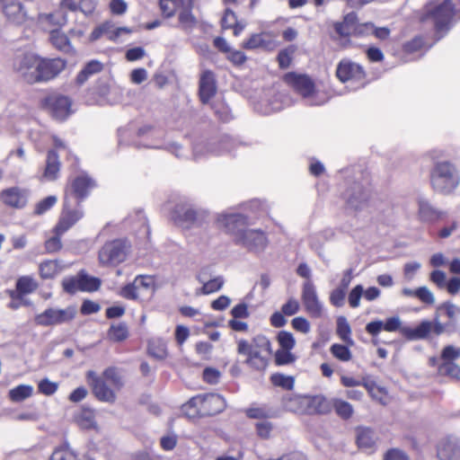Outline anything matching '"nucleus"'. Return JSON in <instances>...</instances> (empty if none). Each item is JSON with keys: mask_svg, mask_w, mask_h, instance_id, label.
Listing matches in <instances>:
<instances>
[{"mask_svg": "<svg viewBox=\"0 0 460 460\" xmlns=\"http://www.w3.org/2000/svg\"><path fill=\"white\" fill-rule=\"evenodd\" d=\"M38 288L36 280L30 276H22L16 281V290L11 291L12 299L22 298V296L34 292Z\"/></svg>", "mask_w": 460, "mask_h": 460, "instance_id": "26", "label": "nucleus"}, {"mask_svg": "<svg viewBox=\"0 0 460 460\" xmlns=\"http://www.w3.org/2000/svg\"><path fill=\"white\" fill-rule=\"evenodd\" d=\"M78 425L84 429H90L94 426V414L92 411H83L76 417Z\"/></svg>", "mask_w": 460, "mask_h": 460, "instance_id": "51", "label": "nucleus"}, {"mask_svg": "<svg viewBox=\"0 0 460 460\" xmlns=\"http://www.w3.org/2000/svg\"><path fill=\"white\" fill-rule=\"evenodd\" d=\"M183 4V0H161L160 9L164 16L169 18L174 15L177 9Z\"/></svg>", "mask_w": 460, "mask_h": 460, "instance_id": "46", "label": "nucleus"}, {"mask_svg": "<svg viewBox=\"0 0 460 460\" xmlns=\"http://www.w3.org/2000/svg\"><path fill=\"white\" fill-rule=\"evenodd\" d=\"M108 337L113 341H123L128 337V329L126 323L112 324L108 332Z\"/></svg>", "mask_w": 460, "mask_h": 460, "instance_id": "38", "label": "nucleus"}, {"mask_svg": "<svg viewBox=\"0 0 460 460\" xmlns=\"http://www.w3.org/2000/svg\"><path fill=\"white\" fill-rule=\"evenodd\" d=\"M336 75L343 83L349 81L361 82L366 75L363 67L349 59H342L339 63Z\"/></svg>", "mask_w": 460, "mask_h": 460, "instance_id": "12", "label": "nucleus"}, {"mask_svg": "<svg viewBox=\"0 0 460 460\" xmlns=\"http://www.w3.org/2000/svg\"><path fill=\"white\" fill-rule=\"evenodd\" d=\"M417 204L418 216L420 221L431 223L440 218L442 213L436 209L426 198L419 197Z\"/></svg>", "mask_w": 460, "mask_h": 460, "instance_id": "21", "label": "nucleus"}, {"mask_svg": "<svg viewBox=\"0 0 460 460\" xmlns=\"http://www.w3.org/2000/svg\"><path fill=\"white\" fill-rule=\"evenodd\" d=\"M49 460H76V456L67 445L57 448Z\"/></svg>", "mask_w": 460, "mask_h": 460, "instance_id": "49", "label": "nucleus"}, {"mask_svg": "<svg viewBox=\"0 0 460 460\" xmlns=\"http://www.w3.org/2000/svg\"><path fill=\"white\" fill-rule=\"evenodd\" d=\"M424 45V40L422 37L418 36L413 38L412 40L407 41L404 46V51L407 53H413L420 50Z\"/></svg>", "mask_w": 460, "mask_h": 460, "instance_id": "63", "label": "nucleus"}, {"mask_svg": "<svg viewBox=\"0 0 460 460\" xmlns=\"http://www.w3.org/2000/svg\"><path fill=\"white\" fill-rule=\"evenodd\" d=\"M203 214L191 208L177 207L174 214V221L182 227L189 228L192 226H201Z\"/></svg>", "mask_w": 460, "mask_h": 460, "instance_id": "18", "label": "nucleus"}, {"mask_svg": "<svg viewBox=\"0 0 460 460\" xmlns=\"http://www.w3.org/2000/svg\"><path fill=\"white\" fill-rule=\"evenodd\" d=\"M40 275L42 279H52L60 271V267L57 261L48 260L40 264Z\"/></svg>", "mask_w": 460, "mask_h": 460, "instance_id": "39", "label": "nucleus"}, {"mask_svg": "<svg viewBox=\"0 0 460 460\" xmlns=\"http://www.w3.org/2000/svg\"><path fill=\"white\" fill-rule=\"evenodd\" d=\"M194 407L188 411L190 416H210L217 414L226 408L224 397L217 394H199L189 400L188 407Z\"/></svg>", "mask_w": 460, "mask_h": 460, "instance_id": "4", "label": "nucleus"}, {"mask_svg": "<svg viewBox=\"0 0 460 460\" xmlns=\"http://www.w3.org/2000/svg\"><path fill=\"white\" fill-rule=\"evenodd\" d=\"M366 201V194L361 190L359 187H358L356 193L349 195L347 203L350 208L354 210H359L364 207Z\"/></svg>", "mask_w": 460, "mask_h": 460, "instance_id": "45", "label": "nucleus"}, {"mask_svg": "<svg viewBox=\"0 0 460 460\" xmlns=\"http://www.w3.org/2000/svg\"><path fill=\"white\" fill-rule=\"evenodd\" d=\"M331 353L337 359L341 361H349L352 358L351 352L349 349V348L345 345L341 344H332L331 346Z\"/></svg>", "mask_w": 460, "mask_h": 460, "instance_id": "47", "label": "nucleus"}, {"mask_svg": "<svg viewBox=\"0 0 460 460\" xmlns=\"http://www.w3.org/2000/svg\"><path fill=\"white\" fill-rule=\"evenodd\" d=\"M432 188L442 194L454 191L460 183V176L456 166L449 162L437 163L430 173Z\"/></svg>", "mask_w": 460, "mask_h": 460, "instance_id": "3", "label": "nucleus"}, {"mask_svg": "<svg viewBox=\"0 0 460 460\" xmlns=\"http://www.w3.org/2000/svg\"><path fill=\"white\" fill-rule=\"evenodd\" d=\"M78 275L81 283V291L92 292L97 290L100 288L101 281L99 279L90 277L84 272H80Z\"/></svg>", "mask_w": 460, "mask_h": 460, "instance_id": "44", "label": "nucleus"}, {"mask_svg": "<svg viewBox=\"0 0 460 460\" xmlns=\"http://www.w3.org/2000/svg\"><path fill=\"white\" fill-rule=\"evenodd\" d=\"M271 382L274 385L291 389L294 385V380L290 376L282 374H275L271 376Z\"/></svg>", "mask_w": 460, "mask_h": 460, "instance_id": "58", "label": "nucleus"}, {"mask_svg": "<svg viewBox=\"0 0 460 460\" xmlns=\"http://www.w3.org/2000/svg\"><path fill=\"white\" fill-rule=\"evenodd\" d=\"M235 243L251 252H261L267 247L268 238L261 230L245 228L243 232L239 231Z\"/></svg>", "mask_w": 460, "mask_h": 460, "instance_id": "9", "label": "nucleus"}, {"mask_svg": "<svg viewBox=\"0 0 460 460\" xmlns=\"http://www.w3.org/2000/svg\"><path fill=\"white\" fill-rule=\"evenodd\" d=\"M198 279L202 283L200 289L196 291L197 295H209L222 288L225 280L222 276L215 277L211 279H206L203 275H199Z\"/></svg>", "mask_w": 460, "mask_h": 460, "instance_id": "30", "label": "nucleus"}, {"mask_svg": "<svg viewBox=\"0 0 460 460\" xmlns=\"http://www.w3.org/2000/svg\"><path fill=\"white\" fill-rule=\"evenodd\" d=\"M333 406L336 413L342 419H349L353 414L352 405L343 400H335Z\"/></svg>", "mask_w": 460, "mask_h": 460, "instance_id": "48", "label": "nucleus"}, {"mask_svg": "<svg viewBox=\"0 0 460 460\" xmlns=\"http://www.w3.org/2000/svg\"><path fill=\"white\" fill-rule=\"evenodd\" d=\"M39 66L40 57L33 53L17 56L13 65V70L29 84L39 82Z\"/></svg>", "mask_w": 460, "mask_h": 460, "instance_id": "5", "label": "nucleus"}, {"mask_svg": "<svg viewBox=\"0 0 460 460\" xmlns=\"http://www.w3.org/2000/svg\"><path fill=\"white\" fill-rule=\"evenodd\" d=\"M438 370L440 373L450 376L456 379L460 380V367L454 362L442 363Z\"/></svg>", "mask_w": 460, "mask_h": 460, "instance_id": "52", "label": "nucleus"}, {"mask_svg": "<svg viewBox=\"0 0 460 460\" xmlns=\"http://www.w3.org/2000/svg\"><path fill=\"white\" fill-rule=\"evenodd\" d=\"M437 455L440 460H458L460 458V446L456 439H443L438 447Z\"/></svg>", "mask_w": 460, "mask_h": 460, "instance_id": "20", "label": "nucleus"}, {"mask_svg": "<svg viewBox=\"0 0 460 460\" xmlns=\"http://www.w3.org/2000/svg\"><path fill=\"white\" fill-rule=\"evenodd\" d=\"M3 11L6 19L15 25H22L29 19L24 6L16 0H3Z\"/></svg>", "mask_w": 460, "mask_h": 460, "instance_id": "15", "label": "nucleus"}, {"mask_svg": "<svg viewBox=\"0 0 460 460\" xmlns=\"http://www.w3.org/2000/svg\"><path fill=\"white\" fill-rule=\"evenodd\" d=\"M216 93L214 75L210 71L202 74L199 81V96L203 103H207Z\"/></svg>", "mask_w": 460, "mask_h": 460, "instance_id": "23", "label": "nucleus"}, {"mask_svg": "<svg viewBox=\"0 0 460 460\" xmlns=\"http://www.w3.org/2000/svg\"><path fill=\"white\" fill-rule=\"evenodd\" d=\"M50 41L55 48L64 52H70L72 46L67 36L58 29L51 30Z\"/></svg>", "mask_w": 460, "mask_h": 460, "instance_id": "34", "label": "nucleus"}, {"mask_svg": "<svg viewBox=\"0 0 460 460\" xmlns=\"http://www.w3.org/2000/svg\"><path fill=\"white\" fill-rule=\"evenodd\" d=\"M75 314V306H67L64 309L48 308L35 316V323L41 326L58 325L70 322Z\"/></svg>", "mask_w": 460, "mask_h": 460, "instance_id": "8", "label": "nucleus"}, {"mask_svg": "<svg viewBox=\"0 0 460 460\" xmlns=\"http://www.w3.org/2000/svg\"><path fill=\"white\" fill-rule=\"evenodd\" d=\"M446 332V325L443 324L438 317H435L434 321L424 320L415 327V333L412 338L414 341L427 340L433 333L439 336Z\"/></svg>", "mask_w": 460, "mask_h": 460, "instance_id": "16", "label": "nucleus"}, {"mask_svg": "<svg viewBox=\"0 0 460 460\" xmlns=\"http://www.w3.org/2000/svg\"><path fill=\"white\" fill-rule=\"evenodd\" d=\"M93 186V181L86 175L78 176L72 183L73 191L80 199H84Z\"/></svg>", "mask_w": 460, "mask_h": 460, "instance_id": "31", "label": "nucleus"}, {"mask_svg": "<svg viewBox=\"0 0 460 460\" xmlns=\"http://www.w3.org/2000/svg\"><path fill=\"white\" fill-rule=\"evenodd\" d=\"M346 296V290L343 288H337L333 289L330 294V302L336 307H341L344 305Z\"/></svg>", "mask_w": 460, "mask_h": 460, "instance_id": "59", "label": "nucleus"}, {"mask_svg": "<svg viewBox=\"0 0 460 460\" xmlns=\"http://www.w3.org/2000/svg\"><path fill=\"white\" fill-rule=\"evenodd\" d=\"M84 216L81 209H73L70 201V196L66 190L64 198V208L58 225L55 227V233L58 235L63 234L70 227H72Z\"/></svg>", "mask_w": 460, "mask_h": 460, "instance_id": "11", "label": "nucleus"}, {"mask_svg": "<svg viewBox=\"0 0 460 460\" xmlns=\"http://www.w3.org/2000/svg\"><path fill=\"white\" fill-rule=\"evenodd\" d=\"M65 66L66 62L61 58L42 59L40 58L39 82L54 78Z\"/></svg>", "mask_w": 460, "mask_h": 460, "instance_id": "19", "label": "nucleus"}, {"mask_svg": "<svg viewBox=\"0 0 460 460\" xmlns=\"http://www.w3.org/2000/svg\"><path fill=\"white\" fill-rule=\"evenodd\" d=\"M39 22L41 24H49L53 26L61 27L66 22V17L62 11H58L53 13L40 14Z\"/></svg>", "mask_w": 460, "mask_h": 460, "instance_id": "36", "label": "nucleus"}, {"mask_svg": "<svg viewBox=\"0 0 460 460\" xmlns=\"http://www.w3.org/2000/svg\"><path fill=\"white\" fill-rule=\"evenodd\" d=\"M217 226L224 229L237 239L239 231L243 232L246 228V217L241 214H221L218 216Z\"/></svg>", "mask_w": 460, "mask_h": 460, "instance_id": "14", "label": "nucleus"}, {"mask_svg": "<svg viewBox=\"0 0 460 460\" xmlns=\"http://www.w3.org/2000/svg\"><path fill=\"white\" fill-rule=\"evenodd\" d=\"M287 410L297 413H311L314 411L321 412L319 408L325 403L324 398L321 396L309 397L304 395H287L283 399Z\"/></svg>", "mask_w": 460, "mask_h": 460, "instance_id": "6", "label": "nucleus"}, {"mask_svg": "<svg viewBox=\"0 0 460 460\" xmlns=\"http://www.w3.org/2000/svg\"><path fill=\"white\" fill-rule=\"evenodd\" d=\"M102 27H105L102 30L103 36L112 41H117L122 35H128L132 32V30L128 27H115L111 22L102 23Z\"/></svg>", "mask_w": 460, "mask_h": 460, "instance_id": "33", "label": "nucleus"}, {"mask_svg": "<svg viewBox=\"0 0 460 460\" xmlns=\"http://www.w3.org/2000/svg\"><path fill=\"white\" fill-rule=\"evenodd\" d=\"M1 199L5 205L13 208H22L26 204L25 195L16 187L3 190Z\"/></svg>", "mask_w": 460, "mask_h": 460, "instance_id": "28", "label": "nucleus"}, {"mask_svg": "<svg viewBox=\"0 0 460 460\" xmlns=\"http://www.w3.org/2000/svg\"><path fill=\"white\" fill-rule=\"evenodd\" d=\"M148 353L158 359H163L167 356L166 344L162 340L149 341Z\"/></svg>", "mask_w": 460, "mask_h": 460, "instance_id": "41", "label": "nucleus"}, {"mask_svg": "<svg viewBox=\"0 0 460 460\" xmlns=\"http://www.w3.org/2000/svg\"><path fill=\"white\" fill-rule=\"evenodd\" d=\"M356 432L358 447L364 451H373L376 442L374 431L368 428H358Z\"/></svg>", "mask_w": 460, "mask_h": 460, "instance_id": "27", "label": "nucleus"}, {"mask_svg": "<svg viewBox=\"0 0 460 460\" xmlns=\"http://www.w3.org/2000/svg\"><path fill=\"white\" fill-rule=\"evenodd\" d=\"M384 330L389 332H399L405 339L414 341L415 327L403 325L399 316H392L384 322Z\"/></svg>", "mask_w": 460, "mask_h": 460, "instance_id": "22", "label": "nucleus"}, {"mask_svg": "<svg viewBox=\"0 0 460 460\" xmlns=\"http://www.w3.org/2000/svg\"><path fill=\"white\" fill-rule=\"evenodd\" d=\"M248 347H250L252 350L266 353L267 355L270 354V342L262 335L254 337L252 342H248Z\"/></svg>", "mask_w": 460, "mask_h": 460, "instance_id": "42", "label": "nucleus"}, {"mask_svg": "<svg viewBox=\"0 0 460 460\" xmlns=\"http://www.w3.org/2000/svg\"><path fill=\"white\" fill-rule=\"evenodd\" d=\"M180 8L178 15L180 27L185 31H190L198 22L191 12L192 0H189L186 5L183 4Z\"/></svg>", "mask_w": 460, "mask_h": 460, "instance_id": "29", "label": "nucleus"}, {"mask_svg": "<svg viewBox=\"0 0 460 460\" xmlns=\"http://www.w3.org/2000/svg\"><path fill=\"white\" fill-rule=\"evenodd\" d=\"M132 283L143 292V295L147 291H151L154 286V280L149 276H137Z\"/></svg>", "mask_w": 460, "mask_h": 460, "instance_id": "53", "label": "nucleus"}, {"mask_svg": "<svg viewBox=\"0 0 460 460\" xmlns=\"http://www.w3.org/2000/svg\"><path fill=\"white\" fill-rule=\"evenodd\" d=\"M128 246L122 240L106 243L99 252V261L102 265L115 266L125 261Z\"/></svg>", "mask_w": 460, "mask_h": 460, "instance_id": "7", "label": "nucleus"}, {"mask_svg": "<svg viewBox=\"0 0 460 460\" xmlns=\"http://www.w3.org/2000/svg\"><path fill=\"white\" fill-rule=\"evenodd\" d=\"M363 296V287L361 285H357L352 288L350 293L349 294V304L352 308H357L359 306L360 298Z\"/></svg>", "mask_w": 460, "mask_h": 460, "instance_id": "61", "label": "nucleus"}, {"mask_svg": "<svg viewBox=\"0 0 460 460\" xmlns=\"http://www.w3.org/2000/svg\"><path fill=\"white\" fill-rule=\"evenodd\" d=\"M60 169L58 154L51 150L48 153L47 164L44 172V177L49 181L56 180Z\"/></svg>", "mask_w": 460, "mask_h": 460, "instance_id": "32", "label": "nucleus"}, {"mask_svg": "<svg viewBox=\"0 0 460 460\" xmlns=\"http://www.w3.org/2000/svg\"><path fill=\"white\" fill-rule=\"evenodd\" d=\"M278 341L281 349L285 350H290L294 348L296 341L291 332L281 331L278 334Z\"/></svg>", "mask_w": 460, "mask_h": 460, "instance_id": "50", "label": "nucleus"}, {"mask_svg": "<svg viewBox=\"0 0 460 460\" xmlns=\"http://www.w3.org/2000/svg\"><path fill=\"white\" fill-rule=\"evenodd\" d=\"M102 69V65L99 61L92 60L86 64V66L80 71L76 77L78 84H83L87 79Z\"/></svg>", "mask_w": 460, "mask_h": 460, "instance_id": "35", "label": "nucleus"}, {"mask_svg": "<svg viewBox=\"0 0 460 460\" xmlns=\"http://www.w3.org/2000/svg\"><path fill=\"white\" fill-rule=\"evenodd\" d=\"M33 387L30 385H20L9 391V398L11 401L18 402H22L32 395Z\"/></svg>", "mask_w": 460, "mask_h": 460, "instance_id": "37", "label": "nucleus"}, {"mask_svg": "<svg viewBox=\"0 0 460 460\" xmlns=\"http://www.w3.org/2000/svg\"><path fill=\"white\" fill-rule=\"evenodd\" d=\"M58 383L51 382L48 378L41 380L39 383V391L45 395H52L58 390Z\"/></svg>", "mask_w": 460, "mask_h": 460, "instance_id": "62", "label": "nucleus"}, {"mask_svg": "<svg viewBox=\"0 0 460 460\" xmlns=\"http://www.w3.org/2000/svg\"><path fill=\"white\" fill-rule=\"evenodd\" d=\"M270 45V42L265 40V35L263 33H255L244 41L242 47L246 49H255L258 48L266 49L269 48Z\"/></svg>", "mask_w": 460, "mask_h": 460, "instance_id": "40", "label": "nucleus"}, {"mask_svg": "<svg viewBox=\"0 0 460 460\" xmlns=\"http://www.w3.org/2000/svg\"><path fill=\"white\" fill-rule=\"evenodd\" d=\"M62 285L64 290L69 294H75L76 291L81 290L79 275L75 278L64 279Z\"/></svg>", "mask_w": 460, "mask_h": 460, "instance_id": "60", "label": "nucleus"}, {"mask_svg": "<svg viewBox=\"0 0 460 460\" xmlns=\"http://www.w3.org/2000/svg\"><path fill=\"white\" fill-rule=\"evenodd\" d=\"M302 303L305 312L314 318H320L323 314V305L318 298L317 292L312 281L307 280L303 284Z\"/></svg>", "mask_w": 460, "mask_h": 460, "instance_id": "10", "label": "nucleus"}, {"mask_svg": "<svg viewBox=\"0 0 460 460\" xmlns=\"http://www.w3.org/2000/svg\"><path fill=\"white\" fill-rule=\"evenodd\" d=\"M49 103L53 116L58 119H65L70 114L71 101L66 96H54L50 98Z\"/></svg>", "mask_w": 460, "mask_h": 460, "instance_id": "25", "label": "nucleus"}, {"mask_svg": "<svg viewBox=\"0 0 460 460\" xmlns=\"http://www.w3.org/2000/svg\"><path fill=\"white\" fill-rule=\"evenodd\" d=\"M458 358H460V348L452 345L446 346L441 352V358L444 362H453Z\"/></svg>", "mask_w": 460, "mask_h": 460, "instance_id": "57", "label": "nucleus"}, {"mask_svg": "<svg viewBox=\"0 0 460 460\" xmlns=\"http://www.w3.org/2000/svg\"><path fill=\"white\" fill-rule=\"evenodd\" d=\"M86 380L93 395L101 402L114 403L117 393L124 386V380L116 367L106 368L102 376L93 370L86 373Z\"/></svg>", "mask_w": 460, "mask_h": 460, "instance_id": "1", "label": "nucleus"}, {"mask_svg": "<svg viewBox=\"0 0 460 460\" xmlns=\"http://www.w3.org/2000/svg\"><path fill=\"white\" fill-rule=\"evenodd\" d=\"M57 200L58 199L56 196H49L43 199L36 205L35 213L38 215L44 214L56 204Z\"/></svg>", "mask_w": 460, "mask_h": 460, "instance_id": "56", "label": "nucleus"}, {"mask_svg": "<svg viewBox=\"0 0 460 460\" xmlns=\"http://www.w3.org/2000/svg\"><path fill=\"white\" fill-rule=\"evenodd\" d=\"M337 334L343 341L349 344L353 343L350 337L351 329L347 319L344 316H340L337 319Z\"/></svg>", "mask_w": 460, "mask_h": 460, "instance_id": "43", "label": "nucleus"}, {"mask_svg": "<svg viewBox=\"0 0 460 460\" xmlns=\"http://www.w3.org/2000/svg\"><path fill=\"white\" fill-rule=\"evenodd\" d=\"M357 21V14L355 13H349L344 16L341 22H336L334 24L335 31L341 37L359 33L360 31L358 30Z\"/></svg>", "mask_w": 460, "mask_h": 460, "instance_id": "24", "label": "nucleus"}, {"mask_svg": "<svg viewBox=\"0 0 460 460\" xmlns=\"http://www.w3.org/2000/svg\"><path fill=\"white\" fill-rule=\"evenodd\" d=\"M284 81L304 97L311 95L314 92V83L305 75H300L293 72L288 73L284 76Z\"/></svg>", "mask_w": 460, "mask_h": 460, "instance_id": "17", "label": "nucleus"}, {"mask_svg": "<svg viewBox=\"0 0 460 460\" xmlns=\"http://www.w3.org/2000/svg\"><path fill=\"white\" fill-rule=\"evenodd\" d=\"M415 297L420 299L422 303L427 305H433L435 303V296L433 293L427 287H420L414 290Z\"/></svg>", "mask_w": 460, "mask_h": 460, "instance_id": "54", "label": "nucleus"}, {"mask_svg": "<svg viewBox=\"0 0 460 460\" xmlns=\"http://www.w3.org/2000/svg\"><path fill=\"white\" fill-rule=\"evenodd\" d=\"M455 14V4L451 0H429L420 10L419 20L440 33L448 31Z\"/></svg>", "mask_w": 460, "mask_h": 460, "instance_id": "2", "label": "nucleus"}, {"mask_svg": "<svg viewBox=\"0 0 460 460\" xmlns=\"http://www.w3.org/2000/svg\"><path fill=\"white\" fill-rule=\"evenodd\" d=\"M237 352L246 356L245 363L256 370H264L268 366V355L266 353L252 350V349L248 347V341L245 340H240L238 341Z\"/></svg>", "mask_w": 460, "mask_h": 460, "instance_id": "13", "label": "nucleus"}, {"mask_svg": "<svg viewBox=\"0 0 460 460\" xmlns=\"http://www.w3.org/2000/svg\"><path fill=\"white\" fill-rule=\"evenodd\" d=\"M384 460H410L408 456L402 450L392 448L388 450L385 456Z\"/></svg>", "mask_w": 460, "mask_h": 460, "instance_id": "64", "label": "nucleus"}, {"mask_svg": "<svg viewBox=\"0 0 460 460\" xmlns=\"http://www.w3.org/2000/svg\"><path fill=\"white\" fill-rule=\"evenodd\" d=\"M121 296L127 299L137 300L141 298L144 295L137 287L131 283L125 286L120 291Z\"/></svg>", "mask_w": 460, "mask_h": 460, "instance_id": "55", "label": "nucleus"}]
</instances>
